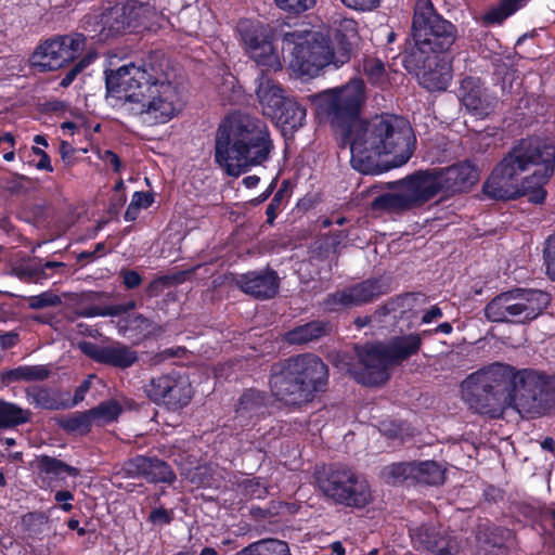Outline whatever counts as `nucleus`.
Segmentation results:
<instances>
[{"instance_id":"2","label":"nucleus","mask_w":555,"mask_h":555,"mask_svg":"<svg viewBox=\"0 0 555 555\" xmlns=\"http://www.w3.org/2000/svg\"><path fill=\"white\" fill-rule=\"evenodd\" d=\"M555 170V146L538 138L520 140L496 165L483 184L493 199L527 196L534 204L544 202V185Z\"/></svg>"},{"instance_id":"8","label":"nucleus","mask_w":555,"mask_h":555,"mask_svg":"<svg viewBox=\"0 0 555 555\" xmlns=\"http://www.w3.org/2000/svg\"><path fill=\"white\" fill-rule=\"evenodd\" d=\"M412 37L414 48L411 51V61H418L417 56L428 52L439 53L448 51L457 38L456 27L439 15L430 0H418L415 5Z\"/></svg>"},{"instance_id":"6","label":"nucleus","mask_w":555,"mask_h":555,"mask_svg":"<svg viewBox=\"0 0 555 555\" xmlns=\"http://www.w3.org/2000/svg\"><path fill=\"white\" fill-rule=\"evenodd\" d=\"M282 50L291 54L289 67L300 76L315 77L328 65L337 68L349 61V47L334 48L328 36L320 31L284 33Z\"/></svg>"},{"instance_id":"29","label":"nucleus","mask_w":555,"mask_h":555,"mask_svg":"<svg viewBox=\"0 0 555 555\" xmlns=\"http://www.w3.org/2000/svg\"><path fill=\"white\" fill-rule=\"evenodd\" d=\"M235 555H292L288 544L279 539H262L254 542Z\"/></svg>"},{"instance_id":"30","label":"nucleus","mask_w":555,"mask_h":555,"mask_svg":"<svg viewBox=\"0 0 555 555\" xmlns=\"http://www.w3.org/2000/svg\"><path fill=\"white\" fill-rule=\"evenodd\" d=\"M327 333V325L321 321H313L300 326L286 334V340L289 344H308L321 338Z\"/></svg>"},{"instance_id":"60","label":"nucleus","mask_w":555,"mask_h":555,"mask_svg":"<svg viewBox=\"0 0 555 555\" xmlns=\"http://www.w3.org/2000/svg\"><path fill=\"white\" fill-rule=\"evenodd\" d=\"M442 317V311L437 306L431 307L422 318L423 323H430Z\"/></svg>"},{"instance_id":"32","label":"nucleus","mask_w":555,"mask_h":555,"mask_svg":"<svg viewBox=\"0 0 555 555\" xmlns=\"http://www.w3.org/2000/svg\"><path fill=\"white\" fill-rule=\"evenodd\" d=\"M30 412L0 399V428H9L29 421Z\"/></svg>"},{"instance_id":"41","label":"nucleus","mask_w":555,"mask_h":555,"mask_svg":"<svg viewBox=\"0 0 555 555\" xmlns=\"http://www.w3.org/2000/svg\"><path fill=\"white\" fill-rule=\"evenodd\" d=\"M27 397L30 403L42 409H55L57 403L52 392L48 388L31 387L27 390Z\"/></svg>"},{"instance_id":"56","label":"nucleus","mask_w":555,"mask_h":555,"mask_svg":"<svg viewBox=\"0 0 555 555\" xmlns=\"http://www.w3.org/2000/svg\"><path fill=\"white\" fill-rule=\"evenodd\" d=\"M121 276L122 282L128 289L138 287L142 282L140 274L133 270L122 271Z\"/></svg>"},{"instance_id":"19","label":"nucleus","mask_w":555,"mask_h":555,"mask_svg":"<svg viewBox=\"0 0 555 555\" xmlns=\"http://www.w3.org/2000/svg\"><path fill=\"white\" fill-rule=\"evenodd\" d=\"M387 292L380 280H366L351 287L327 296L324 306L330 311L360 306L370 302Z\"/></svg>"},{"instance_id":"50","label":"nucleus","mask_w":555,"mask_h":555,"mask_svg":"<svg viewBox=\"0 0 555 555\" xmlns=\"http://www.w3.org/2000/svg\"><path fill=\"white\" fill-rule=\"evenodd\" d=\"M246 495L254 499H262L267 495V487L257 479H246L243 483Z\"/></svg>"},{"instance_id":"36","label":"nucleus","mask_w":555,"mask_h":555,"mask_svg":"<svg viewBox=\"0 0 555 555\" xmlns=\"http://www.w3.org/2000/svg\"><path fill=\"white\" fill-rule=\"evenodd\" d=\"M94 424L105 425L117 420L122 412V403L116 399L101 402L90 410Z\"/></svg>"},{"instance_id":"33","label":"nucleus","mask_w":555,"mask_h":555,"mask_svg":"<svg viewBox=\"0 0 555 555\" xmlns=\"http://www.w3.org/2000/svg\"><path fill=\"white\" fill-rule=\"evenodd\" d=\"M413 478L418 482L437 486L443 482L444 472L433 461L413 464Z\"/></svg>"},{"instance_id":"10","label":"nucleus","mask_w":555,"mask_h":555,"mask_svg":"<svg viewBox=\"0 0 555 555\" xmlns=\"http://www.w3.org/2000/svg\"><path fill=\"white\" fill-rule=\"evenodd\" d=\"M313 102L320 113L327 116L334 127L348 129L350 137L359 120L365 102V87L362 79H351L341 87L325 90L313 95Z\"/></svg>"},{"instance_id":"20","label":"nucleus","mask_w":555,"mask_h":555,"mask_svg":"<svg viewBox=\"0 0 555 555\" xmlns=\"http://www.w3.org/2000/svg\"><path fill=\"white\" fill-rule=\"evenodd\" d=\"M273 395L286 404H300L311 400L299 379L291 373L286 362L274 366L270 378Z\"/></svg>"},{"instance_id":"25","label":"nucleus","mask_w":555,"mask_h":555,"mask_svg":"<svg viewBox=\"0 0 555 555\" xmlns=\"http://www.w3.org/2000/svg\"><path fill=\"white\" fill-rule=\"evenodd\" d=\"M127 470L132 476L143 477L153 483H172L176 479L170 466L156 457L135 456L128 462Z\"/></svg>"},{"instance_id":"47","label":"nucleus","mask_w":555,"mask_h":555,"mask_svg":"<svg viewBox=\"0 0 555 555\" xmlns=\"http://www.w3.org/2000/svg\"><path fill=\"white\" fill-rule=\"evenodd\" d=\"M337 31L343 36V41L340 42L339 46L347 44L350 51L351 40L354 39L358 35L357 22L351 18H344L340 21Z\"/></svg>"},{"instance_id":"42","label":"nucleus","mask_w":555,"mask_h":555,"mask_svg":"<svg viewBox=\"0 0 555 555\" xmlns=\"http://www.w3.org/2000/svg\"><path fill=\"white\" fill-rule=\"evenodd\" d=\"M127 328L131 331H138L142 337L154 335L156 332H160V326L154 324L151 320L144 318L142 314L130 317L127 320Z\"/></svg>"},{"instance_id":"52","label":"nucleus","mask_w":555,"mask_h":555,"mask_svg":"<svg viewBox=\"0 0 555 555\" xmlns=\"http://www.w3.org/2000/svg\"><path fill=\"white\" fill-rule=\"evenodd\" d=\"M414 300V296L411 294H406L402 297H398L395 300L387 302L383 308L378 311L383 314L396 312L398 308H403L405 306H410V304Z\"/></svg>"},{"instance_id":"46","label":"nucleus","mask_w":555,"mask_h":555,"mask_svg":"<svg viewBox=\"0 0 555 555\" xmlns=\"http://www.w3.org/2000/svg\"><path fill=\"white\" fill-rule=\"evenodd\" d=\"M61 304V298L51 293V292H44L37 296H31L28 299V306L31 309H42L46 307H53Z\"/></svg>"},{"instance_id":"49","label":"nucleus","mask_w":555,"mask_h":555,"mask_svg":"<svg viewBox=\"0 0 555 555\" xmlns=\"http://www.w3.org/2000/svg\"><path fill=\"white\" fill-rule=\"evenodd\" d=\"M94 55H87L85 56L83 59H81L65 76L64 78L61 80V86L66 88L68 87L73 81L74 79L76 78V76L82 72L93 60H94Z\"/></svg>"},{"instance_id":"44","label":"nucleus","mask_w":555,"mask_h":555,"mask_svg":"<svg viewBox=\"0 0 555 555\" xmlns=\"http://www.w3.org/2000/svg\"><path fill=\"white\" fill-rule=\"evenodd\" d=\"M386 478L393 483L403 481L409 477L413 478V464L412 463H399L388 466L385 469Z\"/></svg>"},{"instance_id":"1","label":"nucleus","mask_w":555,"mask_h":555,"mask_svg":"<svg viewBox=\"0 0 555 555\" xmlns=\"http://www.w3.org/2000/svg\"><path fill=\"white\" fill-rule=\"evenodd\" d=\"M106 90L109 96L120 101L125 112L149 125L166 124L182 109L178 88L155 56L111 70L106 74Z\"/></svg>"},{"instance_id":"53","label":"nucleus","mask_w":555,"mask_h":555,"mask_svg":"<svg viewBox=\"0 0 555 555\" xmlns=\"http://www.w3.org/2000/svg\"><path fill=\"white\" fill-rule=\"evenodd\" d=\"M98 156L105 165L111 166L114 171H120L121 163L116 153L111 150H102L98 152Z\"/></svg>"},{"instance_id":"39","label":"nucleus","mask_w":555,"mask_h":555,"mask_svg":"<svg viewBox=\"0 0 555 555\" xmlns=\"http://www.w3.org/2000/svg\"><path fill=\"white\" fill-rule=\"evenodd\" d=\"M524 0H503L500 7L492 9L485 15V22L489 24L502 23L506 17L516 12Z\"/></svg>"},{"instance_id":"4","label":"nucleus","mask_w":555,"mask_h":555,"mask_svg":"<svg viewBox=\"0 0 555 555\" xmlns=\"http://www.w3.org/2000/svg\"><path fill=\"white\" fill-rule=\"evenodd\" d=\"M272 149L264 121L249 114L233 113L217 129L215 160L228 176L238 177L267 162Z\"/></svg>"},{"instance_id":"51","label":"nucleus","mask_w":555,"mask_h":555,"mask_svg":"<svg viewBox=\"0 0 555 555\" xmlns=\"http://www.w3.org/2000/svg\"><path fill=\"white\" fill-rule=\"evenodd\" d=\"M173 513L166 508H155L150 513L149 520L155 526H164L171 522Z\"/></svg>"},{"instance_id":"13","label":"nucleus","mask_w":555,"mask_h":555,"mask_svg":"<svg viewBox=\"0 0 555 555\" xmlns=\"http://www.w3.org/2000/svg\"><path fill=\"white\" fill-rule=\"evenodd\" d=\"M512 404L524 416L546 414L553 405V388L548 377L531 369L518 370L512 387Z\"/></svg>"},{"instance_id":"18","label":"nucleus","mask_w":555,"mask_h":555,"mask_svg":"<svg viewBox=\"0 0 555 555\" xmlns=\"http://www.w3.org/2000/svg\"><path fill=\"white\" fill-rule=\"evenodd\" d=\"M312 399L313 393L323 390L327 384V366L317 356L300 354L285 361Z\"/></svg>"},{"instance_id":"64","label":"nucleus","mask_w":555,"mask_h":555,"mask_svg":"<svg viewBox=\"0 0 555 555\" xmlns=\"http://www.w3.org/2000/svg\"><path fill=\"white\" fill-rule=\"evenodd\" d=\"M259 183V177L257 176H248L243 179V184L248 188H255Z\"/></svg>"},{"instance_id":"62","label":"nucleus","mask_w":555,"mask_h":555,"mask_svg":"<svg viewBox=\"0 0 555 555\" xmlns=\"http://www.w3.org/2000/svg\"><path fill=\"white\" fill-rule=\"evenodd\" d=\"M36 167L39 170H47L49 172L53 171V167L51 165L50 157L47 153H42V156H40V159L37 163Z\"/></svg>"},{"instance_id":"43","label":"nucleus","mask_w":555,"mask_h":555,"mask_svg":"<svg viewBox=\"0 0 555 555\" xmlns=\"http://www.w3.org/2000/svg\"><path fill=\"white\" fill-rule=\"evenodd\" d=\"M276 7L291 14H300L312 9L317 0H274Z\"/></svg>"},{"instance_id":"40","label":"nucleus","mask_w":555,"mask_h":555,"mask_svg":"<svg viewBox=\"0 0 555 555\" xmlns=\"http://www.w3.org/2000/svg\"><path fill=\"white\" fill-rule=\"evenodd\" d=\"M137 307L135 301L129 300L125 304L112 305L105 308L92 307L87 309L81 315L91 318V317H117L122 313H126L130 310H133Z\"/></svg>"},{"instance_id":"28","label":"nucleus","mask_w":555,"mask_h":555,"mask_svg":"<svg viewBox=\"0 0 555 555\" xmlns=\"http://www.w3.org/2000/svg\"><path fill=\"white\" fill-rule=\"evenodd\" d=\"M191 398L192 387L189 378L176 373L164 404L168 409L178 410L189 404Z\"/></svg>"},{"instance_id":"15","label":"nucleus","mask_w":555,"mask_h":555,"mask_svg":"<svg viewBox=\"0 0 555 555\" xmlns=\"http://www.w3.org/2000/svg\"><path fill=\"white\" fill-rule=\"evenodd\" d=\"M237 31L245 51L257 65L273 70L282 68L279 54L269 38L268 26L257 21L242 20L237 24Z\"/></svg>"},{"instance_id":"38","label":"nucleus","mask_w":555,"mask_h":555,"mask_svg":"<svg viewBox=\"0 0 555 555\" xmlns=\"http://www.w3.org/2000/svg\"><path fill=\"white\" fill-rule=\"evenodd\" d=\"M39 467L47 475H54L57 477L63 474L77 477L80 474L78 468L69 466L65 462L48 455L40 456Z\"/></svg>"},{"instance_id":"17","label":"nucleus","mask_w":555,"mask_h":555,"mask_svg":"<svg viewBox=\"0 0 555 555\" xmlns=\"http://www.w3.org/2000/svg\"><path fill=\"white\" fill-rule=\"evenodd\" d=\"M146 11L143 4L134 1H120L114 7L105 10L100 18V40H108L124 34L127 29H134L139 26L138 20Z\"/></svg>"},{"instance_id":"59","label":"nucleus","mask_w":555,"mask_h":555,"mask_svg":"<svg viewBox=\"0 0 555 555\" xmlns=\"http://www.w3.org/2000/svg\"><path fill=\"white\" fill-rule=\"evenodd\" d=\"M280 199L278 195L273 197L271 203L268 205L266 215H267V221L272 224L274 219L276 218L278 208H279Z\"/></svg>"},{"instance_id":"21","label":"nucleus","mask_w":555,"mask_h":555,"mask_svg":"<svg viewBox=\"0 0 555 555\" xmlns=\"http://www.w3.org/2000/svg\"><path fill=\"white\" fill-rule=\"evenodd\" d=\"M460 99L466 109L479 118L493 112L498 103L496 98L483 88L479 79L474 77H466L462 80Z\"/></svg>"},{"instance_id":"7","label":"nucleus","mask_w":555,"mask_h":555,"mask_svg":"<svg viewBox=\"0 0 555 555\" xmlns=\"http://www.w3.org/2000/svg\"><path fill=\"white\" fill-rule=\"evenodd\" d=\"M421 346V334L398 336L387 344L366 345L358 349L359 361L351 373L363 385H382L389 378V367L416 354Z\"/></svg>"},{"instance_id":"9","label":"nucleus","mask_w":555,"mask_h":555,"mask_svg":"<svg viewBox=\"0 0 555 555\" xmlns=\"http://www.w3.org/2000/svg\"><path fill=\"white\" fill-rule=\"evenodd\" d=\"M550 304L548 293L515 288L495 296L485 307V315L490 322L527 324L542 315Z\"/></svg>"},{"instance_id":"55","label":"nucleus","mask_w":555,"mask_h":555,"mask_svg":"<svg viewBox=\"0 0 555 555\" xmlns=\"http://www.w3.org/2000/svg\"><path fill=\"white\" fill-rule=\"evenodd\" d=\"M154 202V197L151 193L147 192H134L131 198L133 206L139 209L149 208Z\"/></svg>"},{"instance_id":"35","label":"nucleus","mask_w":555,"mask_h":555,"mask_svg":"<svg viewBox=\"0 0 555 555\" xmlns=\"http://www.w3.org/2000/svg\"><path fill=\"white\" fill-rule=\"evenodd\" d=\"M176 372L158 376L144 386L146 396L155 403H165Z\"/></svg>"},{"instance_id":"48","label":"nucleus","mask_w":555,"mask_h":555,"mask_svg":"<svg viewBox=\"0 0 555 555\" xmlns=\"http://www.w3.org/2000/svg\"><path fill=\"white\" fill-rule=\"evenodd\" d=\"M544 263L547 276L555 282V234L545 243Z\"/></svg>"},{"instance_id":"61","label":"nucleus","mask_w":555,"mask_h":555,"mask_svg":"<svg viewBox=\"0 0 555 555\" xmlns=\"http://www.w3.org/2000/svg\"><path fill=\"white\" fill-rule=\"evenodd\" d=\"M18 340V336L15 333H5L3 335H0V345L4 348H10L16 345Z\"/></svg>"},{"instance_id":"31","label":"nucleus","mask_w":555,"mask_h":555,"mask_svg":"<svg viewBox=\"0 0 555 555\" xmlns=\"http://www.w3.org/2000/svg\"><path fill=\"white\" fill-rule=\"evenodd\" d=\"M50 376V370L46 365H23L4 374L8 383L44 380Z\"/></svg>"},{"instance_id":"22","label":"nucleus","mask_w":555,"mask_h":555,"mask_svg":"<svg viewBox=\"0 0 555 555\" xmlns=\"http://www.w3.org/2000/svg\"><path fill=\"white\" fill-rule=\"evenodd\" d=\"M78 348L95 362L120 369L131 366L138 359L135 351L120 344L101 346L91 341H80Z\"/></svg>"},{"instance_id":"26","label":"nucleus","mask_w":555,"mask_h":555,"mask_svg":"<svg viewBox=\"0 0 555 555\" xmlns=\"http://www.w3.org/2000/svg\"><path fill=\"white\" fill-rule=\"evenodd\" d=\"M256 94L261 105L262 113L270 118H275V116L281 115V109L288 101L284 95L283 89L264 75L258 78Z\"/></svg>"},{"instance_id":"11","label":"nucleus","mask_w":555,"mask_h":555,"mask_svg":"<svg viewBox=\"0 0 555 555\" xmlns=\"http://www.w3.org/2000/svg\"><path fill=\"white\" fill-rule=\"evenodd\" d=\"M518 370L514 366L494 362L468 375L461 384L463 398L470 405L483 411L498 403L505 390L513 384Z\"/></svg>"},{"instance_id":"24","label":"nucleus","mask_w":555,"mask_h":555,"mask_svg":"<svg viewBox=\"0 0 555 555\" xmlns=\"http://www.w3.org/2000/svg\"><path fill=\"white\" fill-rule=\"evenodd\" d=\"M410 535L418 548H425L439 555H453L457 552L456 542L441 528L423 525L411 528Z\"/></svg>"},{"instance_id":"54","label":"nucleus","mask_w":555,"mask_h":555,"mask_svg":"<svg viewBox=\"0 0 555 555\" xmlns=\"http://www.w3.org/2000/svg\"><path fill=\"white\" fill-rule=\"evenodd\" d=\"M347 8L357 11H371L375 9L380 0H340Z\"/></svg>"},{"instance_id":"14","label":"nucleus","mask_w":555,"mask_h":555,"mask_svg":"<svg viewBox=\"0 0 555 555\" xmlns=\"http://www.w3.org/2000/svg\"><path fill=\"white\" fill-rule=\"evenodd\" d=\"M85 46L86 39L81 34L47 40L38 46L31 54V66L39 72L56 70L80 55Z\"/></svg>"},{"instance_id":"27","label":"nucleus","mask_w":555,"mask_h":555,"mask_svg":"<svg viewBox=\"0 0 555 555\" xmlns=\"http://www.w3.org/2000/svg\"><path fill=\"white\" fill-rule=\"evenodd\" d=\"M268 397L257 389L246 390L240 398L235 410V418L242 427L249 426L254 420L266 413Z\"/></svg>"},{"instance_id":"45","label":"nucleus","mask_w":555,"mask_h":555,"mask_svg":"<svg viewBox=\"0 0 555 555\" xmlns=\"http://www.w3.org/2000/svg\"><path fill=\"white\" fill-rule=\"evenodd\" d=\"M364 73L376 85L385 82V66L379 60H369L364 63Z\"/></svg>"},{"instance_id":"57","label":"nucleus","mask_w":555,"mask_h":555,"mask_svg":"<svg viewBox=\"0 0 555 555\" xmlns=\"http://www.w3.org/2000/svg\"><path fill=\"white\" fill-rule=\"evenodd\" d=\"M54 500L59 503H62L61 508L64 512H70L73 509V504L70 501L74 500V494L70 491H57L54 495Z\"/></svg>"},{"instance_id":"5","label":"nucleus","mask_w":555,"mask_h":555,"mask_svg":"<svg viewBox=\"0 0 555 555\" xmlns=\"http://www.w3.org/2000/svg\"><path fill=\"white\" fill-rule=\"evenodd\" d=\"M479 175L477 168L468 163H460L443 169L418 171L403 181L397 182L395 192L377 196L373 202L375 209L403 211L422 206L439 192H464L470 189Z\"/></svg>"},{"instance_id":"23","label":"nucleus","mask_w":555,"mask_h":555,"mask_svg":"<svg viewBox=\"0 0 555 555\" xmlns=\"http://www.w3.org/2000/svg\"><path fill=\"white\" fill-rule=\"evenodd\" d=\"M235 283L245 294L257 299L273 298L279 291L278 273L271 269L241 274Z\"/></svg>"},{"instance_id":"37","label":"nucleus","mask_w":555,"mask_h":555,"mask_svg":"<svg viewBox=\"0 0 555 555\" xmlns=\"http://www.w3.org/2000/svg\"><path fill=\"white\" fill-rule=\"evenodd\" d=\"M91 411L78 412L67 416L61 422L62 427L69 431L79 435H85L90 431L93 424Z\"/></svg>"},{"instance_id":"34","label":"nucleus","mask_w":555,"mask_h":555,"mask_svg":"<svg viewBox=\"0 0 555 555\" xmlns=\"http://www.w3.org/2000/svg\"><path fill=\"white\" fill-rule=\"evenodd\" d=\"M274 119L291 130H296L304 125L306 109L300 104L288 100L281 109V115L275 116Z\"/></svg>"},{"instance_id":"12","label":"nucleus","mask_w":555,"mask_h":555,"mask_svg":"<svg viewBox=\"0 0 555 555\" xmlns=\"http://www.w3.org/2000/svg\"><path fill=\"white\" fill-rule=\"evenodd\" d=\"M322 493L335 504L363 507L371 501V490L365 479L345 466H331L317 473Z\"/></svg>"},{"instance_id":"16","label":"nucleus","mask_w":555,"mask_h":555,"mask_svg":"<svg viewBox=\"0 0 555 555\" xmlns=\"http://www.w3.org/2000/svg\"><path fill=\"white\" fill-rule=\"evenodd\" d=\"M411 61V53L404 59L405 67L416 72L420 85L429 91H443L452 79L451 61L447 56L426 53Z\"/></svg>"},{"instance_id":"58","label":"nucleus","mask_w":555,"mask_h":555,"mask_svg":"<svg viewBox=\"0 0 555 555\" xmlns=\"http://www.w3.org/2000/svg\"><path fill=\"white\" fill-rule=\"evenodd\" d=\"M94 377V375H90L87 379H85L76 389L74 395V404L79 403L85 399L86 393L90 390L91 387V379Z\"/></svg>"},{"instance_id":"3","label":"nucleus","mask_w":555,"mask_h":555,"mask_svg":"<svg viewBox=\"0 0 555 555\" xmlns=\"http://www.w3.org/2000/svg\"><path fill=\"white\" fill-rule=\"evenodd\" d=\"M350 138L352 167L364 175L404 165L413 154L414 137L409 121L393 115L376 116L357 124Z\"/></svg>"},{"instance_id":"63","label":"nucleus","mask_w":555,"mask_h":555,"mask_svg":"<svg viewBox=\"0 0 555 555\" xmlns=\"http://www.w3.org/2000/svg\"><path fill=\"white\" fill-rule=\"evenodd\" d=\"M139 211H140V209L138 207L133 206L132 203H130L125 211V216H124L125 220L126 221H134L139 216Z\"/></svg>"}]
</instances>
